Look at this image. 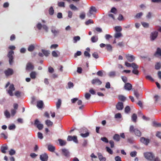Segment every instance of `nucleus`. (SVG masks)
<instances>
[{
  "label": "nucleus",
  "instance_id": "72a5a7b5",
  "mask_svg": "<svg viewBox=\"0 0 161 161\" xmlns=\"http://www.w3.org/2000/svg\"><path fill=\"white\" fill-rule=\"evenodd\" d=\"M42 52L43 54L46 56H48L49 54V52L47 50L42 49Z\"/></svg>",
  "mask_w": 161,
  "mask_h": 161
},
{
  "label": "nucleus",
  "instance_id": "9d476101",
  "mask_svg": "<svg viewBox=\"0 0 161 161\" xmlns=\"http://www.w3.org/2000/svg\"><path fill=\"white\" fill-rule=\"evenodd\" d=\"M4 73L6 76H8L12 75L14 73V71L12 69L8 68L4 71Z\"/></svg>",
  "mask_w": 161,
  "mask_h": 161
},
{
  "label": "nucleus",
  "instance_id": "338daca9",
  "mask_svg": "<svg viewBox=\"0 0 161 161\" xmlns=\"http://www.w3.org/2000/svg\"><path fill=\"white\" fill-rule=\"evenodd\" d=\"M142 15V12L137 14L135 16V17L136 18H140Z\"/></svg>",
  "mask_w": 161,
  "mask_h": 161
},
{
  "label": "nucleus",
  "instance_id": "de8ad7c7",
  "mask_svg": "<svg viewBox=\"0 0 161 161\" xmlns=\"http://www.w3.org/2000/svg\"><path fill=\"white\" fill-rule=\"evenodd\" d=\"M130 108L128 106H126L125 109V112L126 113H128L130 111Z\"/></svg>",
  "mask_w": 161,
  "mask_h": 161
},
{
  "label": "nucleus",
  "instance_id": "4468645a",
  "mask_svg": "<svg viewBox=\"0 0 161 161\" xmlns=\"http://www.w3.org/2000/svg\"><path fill=\"white\" fill-rule=\"evenodd\" d=\"M51 31L53 33L54 36H56L59 32V31L56 29V27L54 26H52L51 27Z\"/></svg>",
  "mask_w": 161,
  "mask_h": 161
},
{
  "label": "nucleus",
  "instance_id": "b1692460",
  "mask_svg": "<svg viewBox=\"0 0 161 161\" xmlns=\"http://www.w3.org/2000/svg\"><path fill=\"white\" fill-rule=\"evenodd\" d=\"M58 141L59 142L60 145L61 146H64L66 144V142L65 141L61 139H58Z\"/></svg>",
  "mask_w": 161,
  "mask_h": 161
},
{
  "label": "nucleus",
  "instance_id": "7ed1b4c3",
  "mask_svg": "<svg viewBox=\"0 0 161 161\" xmlns=\"http://www.w3.org/2000/svg\"><path fill=\"white\" fill-rule=\"evenodd\" d=\"M158 31H155L152 32L150 35V38L152 41L154 40L158 36Z\"/></svg>",
  "mask_w": 161,
  "mask_h": 161
},
{
  "label": "nucleus",
  "instance_id": "2f4dec72",
  "mask_svg": "<svg viewBox=\"0 0 161 161\" xmlns=\"http://www.w3.org/2000/svg\"><path fill=\"white\" fill-rule=\"evenodd\" d=\"M69 7L71 10H78V8L72 4L69 5Z\"/></svg>",
  "mask_w": 161,
  "mask_h": 161
},
{
  "label": "nucleus",
  "instance_id": "e433bc0d",
  "mask_svg": "<svg viewBox=\"0 0 161 161\" xmlns=\"http://www.w3.org/2000/svg\"><path fill=\"white\" fill-rule=\"evenodd\" d=\"M35 48L34 46L33 45H31L29 47L28 50L30 52L32 51Z\"/></svg>",
  "mask_w": 161,
  "mask_h": 161
},
{
  "label": "nucleus",
  "instance_id": "5fc2aeb1",
  "mask_svg": "<svg viewBox=\"0 0 161 161\" xmlns=\"http://www.w3.org/2000/svg\"><path fill=\"white\" fill-rule=\"evenodd\" d=\"M21 92L19 91H16L14 93V95L17 97H20V96Z\"/></svg>",
  "mask_w": 161,
  "mask_h": 161
},
{
  "label": "nucleus",
  "instance_id": "a211bd4d",
  "mask_svg": "<svg viewBox=\"0 0 161 161\" xmlns=\"http://www.w3.org/2000/svg\"><path fill=\"white\" fill-rule=\"evenodd\" d=\"M37 73L35 71H32L30 74V77L32 79H34L36 78Z\"/></svg>",
  "mask_w": 161,
  "mask_h": 161
},
{
  "label": "nucleus",
  "instance_id": "4c0bfd02",
  "mask_svg": "<svg viewBox=\"0 0 161 161\" xmlns=\"http://www.w3.org/2000/svg\"><path fill=\"white\" fill-rule=\"evenodd\" d=\"M131 67H132L134 69H137L138 68V66L134 63L131 64Z\"/></svg>",
  "mask_w": 161,
  "mask_h": 161
},
{
  "label": "nucleus",
  "instance_id": "9b49d317",
  "mask_svg": "<svg viewBox=\"0 0 161 161\" xmlns=\"http://www.w3.org/2000/svg\"><path fill=\"white\" fill-rule=\"evenodd\" d=\"M34 66L31 62L28 63L26 65V69L27 70H32L34 69Z\"/></svg>",
  "mask_w": 161,
  "mask_h": 161
},
{
  "label": "nucleus",
  "instance_id": "37998d69",
  "mask_svg": "<svg viewBox=\"0 0 161 161\" xmlns=\"http://www.w3.org/2000/svg\"><path fill=\"white\" fill-rule=\"evenodd\" d=\"M141 24L142 25V26L145 28H148L149 26V24L145 22H142Z\"/></svg>",
  "mask_w": 161,
  "mask_h": 161
},
{
  "label": "nucleus",
  "instance_id": "6e6552de",
  "mask_svg": "<svg viewBox=\"0 0 161 161\" xmlns=\"http://www.w3.org/2000/svg\"><path fill=\"white\" fill-rule=\"evenodd\" d=\"M140 141L146 145H147L150 142V140L144 137H142L140 139Z\"/></svg>",
  "mask_w": 161,
  "mask_h": 161
},
{
  "label": "nucleus",
  "instance_id": "8fccbe9b",
  "mask_svg": "<svg viewBox=\"0 0 161 161\" xmlns=\"http://www.w3.org/2000/svg\"><path fill=\"white\" fill-rule=\"evenodd\" d=\"M146 78L147 79L151 81H154V80L152 78V77L150 76L149 75H147L146 76Z\"/></svg>",
  "mask_w": 161,
  "mask_h": 161
},
{
  "label": "nucleus",
  "instance_id": "20e7f679",
  "mask_svg": "<svg viewBox=\"0 0 161 161\" xmlns=\"http://www.w3.org/2000/svg\"><path fill=\"white\" fill-rule=\"evenodd\" d=\"M67 140L68 141H73L75 143H78V140L76 136H69L67 137Z\"/></svg>",
  "mask_w": 161,
  "mask_h": 161
},
{
  "label": "nucleus",
  "instance_id": "473e14b6",
  "mask_svg": "<svg viewBox=\"0 0 161 161\" xmlns=\"http://www.w3.org/2000/svg\"><path fill=\"white\" fill-rule=\"evenodd\" d=\"M118 98L120 100L124 102L126 99V97L123 95H119L118 96Z\"/></svg>",
  "mask_w": 161,
  "mask_h": 161
},
{
  "label": "nucleus",
  "instance_id": "864d4df0",
  "mask_svg": "<svg viewBox=\"0 0 161 161\" xmlns=\"http://www.w3.org/2000/svg\"><path fill=\"white\" fill-rule=\"evenodd\" d=\"M121 78L123 81L125 83L127 81V78L125 76H122L121 77Z\"/></svg>",
  "mask_w": 161,
  "mask_h": 161
},
{
  "label": "nucleus",
  "instance_id": "79ce46f5",
  "mask_svg": "<svg viewBox=\"0 0 161 161\" xmlns=\"http://www.w3.org/2000/svg\"><path fill=\"white\" fill-rule=\"evenodd\" d=\"M106 49L108 51H111L112 50V47L110 44L106 45Z\"/></svg>",
  "mask_w": 161,
  "mask_h": 161
},
{
  "label": "nucleus",
  "instance_id": "f8f14e48",
  "mask_svg": "<svg viewBox=\"0 0 161 161\" xmlns=\"http://www.w3.org/2000/svg\"><path fill=\"white\" fill-rule=\"evenodd\" d=\"M61 151L62 154L65 156L67 157H68L69 156V153L67 149L65 148L62 149Z\"/></svg>",
  "mask_w": 161,
  "mask_h": 161
},
{
  "label": "nucleus",
  "instance_id": "58836bf2",
  "mask_svg": "<svg viewBox=\"0 0 161 161\" xmlns=\"http://www.w3.org/2000/svg\"><path fill=\"white\" fill-rule=\"evenodd\" d=\"M4 115L7 118H9L10 117V113L7 110H6L4 112Z\"/></svg>",
  "mask_w": 161,
  "mask_h": 161
},
{
  "label": "nucleus",
  "instance_id": "a878e982",
  "mask_svg": "<svg viewBox=\"0 0 161 161\" xmlns=\"http://www.w3.org/2000/svg\"><path fill=\"white\" fill-rule=\"evenodd\" d=\"M52 56L54 57H57L58 56V55H59L60 53L57 51V53L55 51H53L52 52Z\"/></svg>",
  "mask_w": 161,
  "mask_h": 161
},
{
  "label": "nucleus",
  "instance_id": "7c9ffc66",
  "mask_svg": "<svg viewBox=\"0 0 161 161\" xmlns=\"http://www.w3.org/2000/svg\"><path fill=\"white\" fill-rule=\"evenodd\" d=\"M122 36V34L120 32H117L115 33L114 35V37L115 38H119Z\"/></svg>",
  "mask_w": 161,
  "mask_h": 161
},
{
  "label": "nucleus",
  "instance_id": "393cba45",
  "mask_svg": "<svg viewBox=\"0 0 161 161\" xmlns=\"http://www.w3.org/2000/svg\"><path fill=\"white\" fill-rule=\"evenodd\" d=\"M135 134L138 136H141V133L140 131L139 130L137 129H135L134 130V132Z\"/></svg>",
  "mask_w": 161,
  "mask_h": 161
},
{
  "label": "nucleus",
  "instance_id": "5701e85b",
  "mask_svg": "<svg viewBox=\"0 0 161 161\" xmlns=\"http://www.w3.org/2000/svg\"><path fill=\"white\" fill-rule=\"evenodd\" d=\"M113 138L114 140L116 141L117 142H119V141L120 139V136L118 134H115L113 137Z\"/></svg>",
  "mask_w": 161,
  "mask_h": 161
},
{
  "label": "nucleus",
  "instance_id": "0eeeda50",
  "mask_svg": "<svg viewBox=\"0 0 161 161\" xmlns=\"http://www.w3.org/2000/svg\"><path fill=\"white\" fill-rule=\"evenodd\" d=\"M125 57L127 60L130 62H132L135 59V57L130 54H128L125 55Z\"/></svg>",
  "mask_w": 161,
  "mask_h": 161
},
{
  "label": "nucleus",
  "instance_id": "49530a36",
  "mask_svg": "<svg viewBox=\"0 0 161 161\" xmlns=\"http://www.w3.org/2000/svg\"><path fill=\"white\" fill-rule=\"evenodd\" d=\"M58 5L59 7H65V3L64 2H59L58 3Z\"/></svg>",
  "mask_w": 161,
  "mask_h": 161
},
{
  "label": "nucleus",
  "instance_id": "c9c22d12",
  "mask_svg": "<svg viewBox=\"0 0 161 161\" xmlns=\"http://www.w3.org/2000/svg\"><path fill=\"white\" fill-rule=\"evenodd\" d=\"M137 118V115L135 114H133L132 116V119L133 122H136Z\"/></svg>",
  "mask_w": 161,
  "mask_h": 161
},
{
  "label": "nucleus",
  "instance_id": "c756f323",
  "mask_svg": "<svg viewBox=\"0 0 161 161\" xmlns=\"http://www.w3.org/2000/svg\"><path fill=\"white\" fill-rule=\"evenodd\" d=\"M8 149L7 146H2L1 147V152L4 153H6V150Z\"/></svg>",
  "mask_w": 161,
  "mask_h": 161
},
{
  "label": "nucleus",
  "instance_id": "ddd939ff",
  "mask_svg": "<svg viewBox=\"0 0 161 161\" xmlns=\"http://www.w3.org/2000/svg\"><path fill=\"white\" fill-rule=\"evenodd\" d=\"M48 158V156L46 153L42 154L40 156V158L42 161H47Z\"/></svg>",
  "mask_w": 161,
  "mask_h": 161
},
{
  "label": "nucleus",
  "instance_id": "412c9836",
  "mask_svg": "<svg viewBox=\"0 0 161 161\" xmlns=\"http://www.w3.org/2000/svg\"><path fill=\"white\" fill-rule=\"evenodd\" d=\"M97 155L100 161H106V158L103 157L101 153H98Z\"/></svg>",
  "mask_w": 161,
  "mask_h": 161
},
{
  "label": "nucleus",
  "instance_id": "4d7b16f0",
  "mask_svg": "<svg viewBox=\"0 0 161 161\" xmlns=\"http://www.w3.org/2000/svg\"><path fill=\"white\" fill-rule=\"evenodd\" d=\"M107 151L110 154H112L113 153L112 150L108 147H106Z\"/></svg>",
  "mask_w": 161,
  "mask_h": 161
},
{
  "label": "nucleus",
  "instance_id": "39448f33",
  "mask_svg": "<svg viewBox=\"0 0 161 161\" xmlns=\"http://www.w3.org/2000/svg\"><path fill=\"white\" fill-rule=\"evenodd\" d=\"M15 89V88L14 87V85L13 84L10 85L9 87V89L8 91V93L10 96H13L14 95L13 93V91H14Z\"/></svg>",
  "mask_w": 161,
  "mask_h": 161
},
{
  "label": "nucleus",
  "instance_id": "052dcab7",
  "mask_svg": "<svg viewBox=\"0 0 161 161\" xmlns=\"http://www.w3.org/2000/svg\"><path fill=\"white\" fill-rule=\"evenodd\" d=\"M15 128V126L14 124H12L8 127V129L9 130H13Z\"/></svg>",
  "mask_w": 161,
  "mask_h": 161
},
{
  "label": "nucleus",
  "instance_id": "774afa93",
  "mask_svg": "<svg viewBox=\"0 0 161 161\" xmlns=\"http://www.w3.org/2000/svg\"><path fill=\"white\" fill-rule=\"evenodd\" d=\"M156 136L159 138L161 139V132L158 131L157 132L156 134Z\"/></svg>",
  "mask_w": 161,
  "mask_h": 161
},
{
  "label": "nucleus",
  "instance_id": "e2e57ef3",
  "mask_svg": "<svg viewBox=\"0 0 161 161\" xmlns=\"http://www.w3.org/2000/svg\"><path fill=\"white\" fill-rule=\"evenodd\" d=\"M15 153V150L13 149H11L9 151V154L11 155H12L14 154Z\"/></svg>",
  "mask_w": 161,
  "mask_h": 161
},
{
  "label": "nucleus",
  "instance_id": "3c124183",
  "mask_svg": "<svg viewBox=\"0 0 161 161\" xmlns=\"http://www.w3.org/2000/svg\"><path fill=\"white\" fill-rule=\"evenodd\" d=\"M94 23L93 21L91 19H89L85 22L86 25H88L91 24H93Z\"/></svg>",
  "mask_w": 161,
  "mask_h": 161
},
{
  "label": "nucleus",
  "instance_id": "13d9d810",
  "mask_svg": "<svg viewBox=\"0 0 161 161\" xmlns=\"http://www.w3.org/2000/svg\"><path fill=\"white\" fill-rule=\"evenodd\" d=\"M116 74L115 72L114 71H111L109 73L108 75L110 77L114 76Z\"/></svg>",
  "mask_w": 161,
  "mask_h": 161
},
{
  "label": "nucleus",
  "instance_id": "a19ab883",
  "mask_svg": "<svg viewBox=\"0 0 161 161\" xmlns=\"http://www.w3.org/2000/svg\"><path fill=\"white\" fill-rule=\"evenodd\" d=\"M80 39V37L79 36H74L73 38L74 42L76 43L78 41H79Z\"/></svg>",
  "mask_w": 161,
  "mask_h": 161
},
{
  "label": "nucleus",
  "instance_id": "2eb2a0df",
  "mask_svg": "<svg viewBox=\"0 0 161 161\" xmlns=\"http://www.w3.org/2000/svg\"><path fill=\"white\" fill-rule=\"evenodd\" d=\"M123 108V104L122 102H119L116 105V108L118 110H122Z\"/></svg>",
  "mask_w": 161,
  "mask_h": 161
},
{
  "label": "nucleus",
  "instance_id": "c85d7f7f",
  "mask_svg": "<svg viewBox=\"0 0 161 161\" xmlns=\"http://www.w3.org/2000/svg\"><path fill=\"white\" fill-rule=\"evenodd\" d=\"M114 30L116 32H120L122 30V28L121 26H116L114 27Z\"/></svg>",
  "mask_w": 161,
  "mask_h": 161
},
{
  "label": "nucleus",
  "instance_id": "aec40b11",
  "mask_svg": "<svg viewBox=\"0 0 161 161\" xmlns=\"http://www.w3.org/2000/svg\"><path fill=\"white\" fill-rule=\"evenodd\" d=\"M47 148L48 150L51 152H54L55 149V147L51 144L48 145Z\"/></svg>",
  "mask_w": 161,
  "mask_h": 161
},
{
  "label": "nucleus",
  "instance_id": "bb28decb",
  "mask_svg": "<svg viewBox=\"0 0 161 161\" xmlns=\"http://www.w3.org/2000/svg\"><path fill=\"white\" fill-rule=\"evenodd\" d=\"M61 105V99H58L56 103V106L57 109H59Z\"/></svg>",
  "mask_w": 161,
  "mask_h": 161
},
{
  "label": "nucleus",
  "instance_id": "0e129e2a",
  "mask_svg": "<svg viewBox=\"0 0 161 161\" xmlns=\"http://www.w3.org/2000/svg\"><path fill=\"white\" fill-rule=\"evenodd\" d=\"M121 117V114L120 113H117L115 115V118H120Z\"/></svg>",
  "mask_w": 161,
  "mask_h": 161
},
{
  "label": "nucleus",
  "instance_id": "c03bdc74",
  "mask_svg": "<svg viewBox=\"0 0 161 161\" xmlns=\"http://www.w3.org/2000/svg\"><path fill=\"white\" fill-rule=\"evenodd\" d=\"M91 40L92 42H95L98 40V38H96L95 36H93L92 37Z\"/></svg>",
  "mask_w": 161,
  "mask_h": 161
},
{
  "label": "nucleus",
  "instance_id": "1a4fd4ad",
  "mask_svg": "<svg viewBox=\"0 0 161 161\" xmlns=\"http://www.w3.org/2000/svg\"><path fill=\"white\" fill-rule=\"evenodd\" d=\"M92 83L93 85L96 84L100 85L102 84V82L98 78H96L92 80Z\"/></svg>",
  "mask_w": 161,
  "mask_h": 161
},
{
  "label": "nucleus",
  "instance_id": "6ab92c4d",
  "mask_svg": "<svg viewBox=\"0 0 161 161\" xmlns=\"http://www.w3.org/2000/svg\"><path fill=\"white\" fill-rule=\"evenodd\" d=\"M43 105V103L42 101L40 100L37 102V107L39 108H42Z\"/></svg>",
  "mask_w": 161,
  "mask_h": 161
},
{
  "label": "nucleus",
  "instance_id": "dca6fc26",
  "mask_svg": "<svg viewBox=\"0 0 161 161\" xmlns=\"http://www.w3.org/2000/svg\"><path fill=\"white\" fill-rule=\"evenodd\" d=\"M96 11L97 9L95 7L92 6L90 8V9L89 10V14H87V15L89 17L90 16L93 14L92 12H96Z\"/></svg>",
  "mask_w": 161,
  "mask_h": 161
},
{
  "label": "nucleus",
  "instance_id": "4be33fe9",
  "mask_svg": "<svg viewBox=\"0 0 161 161\" xmlns=\"http://www.w3.org/2000/svg\"><path fill=\"white\" fill-rule=\"evenodd\" d=\"M157 55L161 57V49L159 47L157 48L156 52L154 54V55L155 57H157Z\"/></svg>",
  "mask_w": 161,
  "mask_h": 161
},
{
  "label": "nucleus",
  "instance_id": "f03ea898",
  "mask_svg": "<svg viewBox=\"0 0 161 161\" xmlns=\"http://www.w3.org/2000/svg\"><path fill=\"white\" fill-rule=\"evenodd\" d=\"M14 52L12 50L10 51L7 55V56L9 58V62L10 65L12 64L13 62Z\"/></svg>",
  "mask_w": 161,
  "mask_h": 161
},
{
  "label": "nucleus",
  "instance_id": "f257e3e1",
  "mask_svg": "<svg viewBox=\"0 0 161 161\" xmlns=\"http://www.w3.org/2000/svg\"><path fill=\"white\" fill-rule=\"evenodd\" d=\"M145 157L147 160L152 161L153 160L154 156L152 153L146 152L144 153Z\"/></svg>",
  "mask_w": 161,
  "mask_h": 161
},
{
  "label": "nucleus",
  "instance_id": "f3484780",
  "mask_svg": "<svg viewBox=\"0 0 161 161\" xmlns=\"http://www.w3.org/2000/svg\"><path fill=\"white\" fill-rule=\"evenodd\" d=\"M124 88L126 90L130 91L132 89V86L131 84L129 83H127L125 84L124 86Z\"/></svg>",
  "mask_w": 161,
  "mask_h": 161
},
{
  "label": "nucleus",
  "instance_id": "603ef678",
  "mask_svg": "<svg viewBox=\"0 0 161 161\" xmlns=\"http://www.w3.org/2000/svg\"><path fill=\"white\" fill-rule=\"evenodd\" d=\"M91 96V95L89 93H86L85 95V98L87 100H89Z\"/></svg>",
  "mask_w": 161,
  "mask_h": 161
},
{
  "label": "nucleus",
  "instance_id": "a18cd8bd",
  "mask_svg": "<svg viewBox=\"0 0 161 161\" xmlns=\"http://www.w3.org/2000/svg\"><path fill=\"white\" fill-rule=\"evenodd\" d=\"M89 133L88 132H87L86 133L83 134V133H81L80 134V135L82 137L85 138L89 136Z\"/></svg>",
  "mask_w": 161,
  "mask_h": 161
},
{
  "label": "nucleus",
  "instance_id": "423d86ee",
  "mask_svg": "<svg viewBox=\"0 0 161 161\" xmlns=\"http://www.w3.org/2000/svg\"><path fill=\"white\" fill-rule=\"evenodd\" d=\"M34 125L36 126L39 130L42 129L43 127L42 124L40 123V122L38 119H36L35 120Z\"/></svg>",
  "mask_w": 161,
  "mask_h": 161
},
{
  "label": "nucleus",
  "instance_id": "680f3d73",
  "mask_svg": "<svg viewBox=\"0 0 161 161\" xmlns=\"http://www.w3.org/2000/svg\"><path fill=\"white\" fill-rule=\"evenodd\" d=\"M132 72L134 74L137 75L139 74V71L137 69H133L132 71Z\"/></svg>",
  "mask_w": 161,
  "mask_h": 161
},
{
  "label": "nucleus",
  "instance_id": "f704fd0d",
  "mask_svg": "<svg viewBox=\"0 0 161 161\" xmlns=\"http://www.w3.org/2000/svg\"><path fill=\"white\" fill-rule=\"evenodd\" d=\"M46 125L48 126H52L53 125V123L49 120H47L45 121Z\"/></svg>",
  "mask_w": 161,
  "mask_h": 161
},
{
  "label": "nucleus",
  "instance_id": "69168bd1",
  "mask_svg": "<svg viewBox=\"0 0 161 161\" xmlns=\"http://www.w3.org/2000/svg\"><path fill=\"white\" fill-rule=\"evenodd\" d=\"M101 140L103 142H104L106 143H108V139L105 137H102L101 139Z\"/></svg>",
  "mask_w": 161,
  "mask_h": 161
},
{
  "label": "nucleus",
  "instance_id": "6e6d98bb",
  "mask_svg": "<svg viewBox=\"0 0 161 161\" xmlns=\"http://www.w3.org/2000/svg\"><path fill=\"white\" fill-rule=\"evenodd\" d=\"M134 95L136 96L137 99H139L140 96V94L138 92L136 91H135L134 92Z\"/></svg>",
  "mask_w": 161,
  "mask_h": 161
},
{
  "label": "nucleus",
  "instance_id": "bf43d9fd",
  "mask_svg": "<svg viewBox=\"0 0 161 161\" xmlns=\"http://www.w3.org/2000/svg\"><path fill=\"white\" fill-rule=\"evenodd\" d=\"M92 55L93 57L95 58H99V56L98 53L97 52H94L92 54Z\"/></svg>",
  "mask_w": 161,
  "mask_h": 161
},
{
  "label": "nucleus",
  "instance_id": "ea45409f",
  "mask_svg": "<svg viewBox=\"0 0 161 161\" xmlns=\"http://www.w3.org/2000/svg\"><path fill=\"white\" fill-rule=\"evenodd\" d=\"M54 10L52 7H50L49 9V13L50 15H53V14Z\"/></svg>",
  "mask_w": 161,
  "mask_h": 161
},
{
  "label": "nucleus",
  "instance_id": "cd10ccee",
  "mask_svg": "<svg viewBox=\"0 0 161 161\" xmlns=\"http://www.w3.org/2000/svg\"><path fill=\"white\" fill-rule=\"evenodd\" d=\"M155 69L156 70H158L161 68V64L160 62H157L155 66Z\"/></svg>",
  "mask_w": 161,
  "mask_h": 161
},
{
  "label": "nucleus",
  "instance_id": "09e8293b",
  "mask_svg": "<svg viewBox=\"0 0 161 161\" xmlns=\"http://www.w3.org/2000/svg\"><path fill=\"white\" fill-rule=\"evenodd\" d=\"M137 152L136 151H134L133 152H131L130 153V155L131 157H134L136 156L137 154Z\"/></svg>",
  "mask_w": 161,
  "mask_h": 161
}]
</instances>
